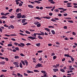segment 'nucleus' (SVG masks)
Returning a JSON list of instances; mask_svg holds the SVG:
<instances>
[{
	"mask_svg": "<svg viewBox=\"0 0 77 77\" xmlns=\"http://www.w3.org/2000/svg\"><path fill=\"white\" fill-rule=\"evenodd\" d=\"M13 68H15V67L13 66L10 67V69H11V70H12V69H13Z\"/></svg>",
	"mask_w": 77,
	"mask_h": 77,
	"instance_id": "nucleus-46",
	"label": "nucleus"
},
{
	"mask_svg": "<svg viewBox=\"0 0 77 77\" xmlns=\"http://www.w3.org/2000/svg\"><path fill=\"white\" fill-rule=\"evenodd\" d=\"M72 34L73 35H76V33H75L74 32H72Z\"/></svg>",
	"mask_w": 77,
	"mask_h": 77,
	"instance_id": "nucleus-44",
	"label": "nucleus"
},
{
	"mask_svg": "<svg viewBox=\"0 0 77 77\" xmlns=\"http://www.w3.org/2000/svg\"><path fill=\"white\" fill-rule=\"evenodd\" d=\"M25 32L26 33H27V34H29V35H30V32H29L27 30H26L25 31Z\"/></svg>",
	"mask_w": 77,
	"mask_h": 77,
	"instance_id": "nucleus-25",
	"label": "nucleus"
},
{
	"mask_svg": "<svg viewBox=\"0 0 77 77\" xmlns=\"http://www.w3.org/2000/svg\"><path fill=\"white\" fill-rule=\"evenodd\" d=\"M26 45H27V46H28V45H31V44L30 43H28L27 44H26Z\"/></svg>",
	"mask_w": 77,
	"mask_h": 77,
	"instance_id": "nucleus-61",
	"label": "nucleus"
},
{
	"mask_svg": "<svg viewBox=\"0 0 77 77\" xmlns=\"http://www.w3.org/2000/svg\"><path fill=\"white\" fill-rule=\"evenodd\" d=\"M20 56H24V55L23 54L21 53L20 54Z\"/></svg>",
	"mask_w": 77,
	"mask_h": 77,
	"instance_id": "nucleus-63",
	"label": "nucleus"
},
{
	"mask_svg": "<svg viewBox=\"0 0 77 77\" xmlns=\"http://www.w3.org/2000/svg\"><path fill=\"white\" fill-rule=\"evenodd\" d=\"M26 19H23L22 20V23H25L26 22Z\"/></svg>",
	"mask_w": 77,
	"mask_h": 77,
	"instance_id": "nucleus-15",
	"label": "nucleus"
},
{
	"mask_svg": "<svg viewBox=\"0 0 77 77\" xmlns=\"http://www.w3.org/2000/svg\"><path fill=\"white\" fill-rule=\"evenodd\" d=\"M13 64L16 65H18L19 63L17 62H14L13 63Z\"/></svg>",
	"mask_w": 77,
	"mask_h": 77,
	"instance_id": "nucleus-14",
	"label": "nucleus"
},
{
	"mask_svg": "<svg viewBox=\"0 0 77 77\" xmlns=\"http://www.w3.org/2000/svg\"><path fill=\"white\" fill-rule=\"evenodd\" d=\"M71 57V60H72V62L74 61V59L73 58V57Z\"/></svg>",
	"mask_w": 77,
	"mask_h": 77,
	"instance_id": "nucleus-40",
	"label": "nucleus"
},
{
	"mask_svg": "<svg viewBox=\"0 0 77 77\" xmlns=\"http://www.w3.org/2000/svg\"><path fill=\"white\" fill-rule=\"evenodd\" d=\"M35 3H38V4L39 3H41V2H40L39 1H34Z\"/></svg>",
	"mask_w": 77,
	"mask_h": 77,
	"instance_id": "nucleus-26",
	"label": "nucleus"
},
{
	"mask_svg": "<svg viewBox=\"0 0 77 77\" xmlns=\"http://www.w3.org/2000/svg\"><path fill=\"white\" fill-rule=\"evenodd\" d=\"M51 32H52L53 35H54L55 34V32H54V30H52L51 31Z\"/></svg>",
	"mask_w": 77,
	"mask_h": 77,
	"instance_id": "nucleus-30",
	"label": "nucleus"
},
{
	"mask_svg": "<svg viewBox=\"0 0 77 77\" xmlns=\"http://www.w3.org/2000/svg\"><path fill=\"white\" fill-rule=\"evenodd\" d=\"M28 38H29V39H32V40H33V39H36V38L33 37L32 36L28 37Z\"/></svg>",
	"mask_w": 77,
	"mask_h": 77,
	"instance_id": "nucleus-4",
	"label": "nucleus"
},
{
	"mask_svg": "<svg viewBox=\"0 0 77 77\" xmlns=\"http://www.w3.org/2000/svg\"><path fill=\"white\" fill-rule=\"evenodd\" d=\"M15 49L17 51H19L20 50H19V48L18 47L15 48Z\"/></svg>",
	"mask_w": 77,
	"mask_h": 77,
	"instance_id": "nucleus-47",
	"label": "nucleus"
},
{
	"mask_svg": "<svg viewBox=\"0 0 77 77\" xmlns=\"http://www.w3.org/2000/svg\"><path fill=\"white\" fill-rule=\"evenodd\" d=\"M22 63V64L23 65H26V64H25V63H24V61L23 60H21L20 61Z\"/></svg>",
	"mask_w": 77,
	"mask_h": 77,
	"instance_id": "nucleus-11",
	"label": "nucleus"
},
{
	"mask_svg": "<svg viewBox=\"0 0 77 77\" xmlns=\"http://www.w3.org/2000/svg\"><path fill=\"white\" fill-rule=\"evenodd\" d=\"M53 71L54 72H56L57 71H58L59 70H58V69H53Z\"/></svg>",
	"mask_w": 77,
	"mask_h": 77,
	"instance_id": "nucleus-9",
	"label": "nucleus"
},
{
	"mask_svg": "<svg viewBox=\"0 0 77 77\" xmlns=\"http://www.w3.org/2000/svg\"><path fill=\"white\" fill-rule=\"evenodd\" d=\"M37 27H39L41 26V24L40 23H39V24H38L37 25Z\"/></svg>",
	"mask_w": 77,
	"mask_h": 77,
	"instance_id": "nucleus-36",
	"label": "nucleus"
},
{
	"mask_svg": "<svg viewBox=\"0 0 77 77\" xmlns=\"http://www.w3.org/2000/svg\"><path fill=\"white\" fill-rule=\"evenodd\" d=\"M42 17L43 18H46V19H50L51 18V17Z\"/></svg>",
	"mask_w": 77,
	"mask_h": 77,
	"instance_id": "nucleus-10",
	"label": "nucleus"
},
{
	"mask_svg": "<svg viewBox=\"0 0 77 77\" xmlns=\"http://www.w3.org/2000/svg\"><path fill=\"white\" fill-rule=\"evenodd\" d=\"M60 71L61 72H65V71L62 69H60Z\"/></svg>",
	"mask_w": 77,
	"mask_h": 77,
	"instance_id": "nucleus-23",
	"label": "nucleus"
},
{
	"mask_svg": "<svg viewBox=\"0 0 77 77\" xmlns=\"http://www.w3.org/2000/svg\"><path fill=\"white\" fill-rule=\"evenodd\" d=\"M24 62L26 64V66H27L28 65V62H27V60H24Z\"/></svg>",
	"mask_w": 77,
	"mask_h": 77,
	"instance_id": "nucleus-6",
	"label": "nucleus"
},
{
	"mask_svg": "<svg viewBox=\"0 0 77 77\" xmlns=\"http://www.w3.org/2000/svg\"><path fill=\"white\" fill-rule=\"evenodd\" d=\"M48 27L49 28H54V27L53 26H49Z\"/></svg>",
	"mask_w": 77,
	"mask_h": 77,
	"instance_id": "nucleus-54",
	"label": "nucleus"
},
{
	"mask_svg": "<svg viewBox=\"0 0 77 77\" xmlns=\"http://www.w3.org/2000/svg\"><path fill=\"white\" fill-rule=\"evenodd\" d=\"M20 0H15L16 2V4L17 5H18L19 3H20V2H18V1H20Z\"/></svg>",
	"mask_w": 77,
	"mask_h": 77,
	"instance_id": "nucleus-12",
	"label": "nucleus"
},
{
	"mask_svg": "<svg viewBox=\"0 0 77 77\" xmlns=\"http://www.w3.org/2000/svg\"><path fill=\"white\" fill-rule=\"evenodd\" d=\"M35 8L36 9H39L40 8L38 6H36Z\"/></svg>",
	"mask_w": 77,
	"mask_h": 77,
	"instance_id": "nucleus-64",
	"label": "nucleus"
},
{
	"mask_svg": "<svg viewBox=\"0 0 77 77\" xmlns=\"http://www.w3.org/2000/svg\"><path fill=\"white\" fill-rule=\"evenodd\" d=\"M35 45H36V46H37V47H39L40 45H41V44H40V43L36 44Z\"/></svg>",
	"mask_w": 77,
	"mask_h": 77,
	"instance_id": "nucleus-21",
	"label": "nucleus"
},
{
	"mask_svg": "<svg viewBox=\"0 0 77 77\" xmlns=\"http://www.w3.org/2000/svg\"><path fill=\"white\" fill-rule=\"evenodd\" d=\"M19 33L20 35H22V36H24V35L23 34V33Z\"/></svg>",
	"mask_w": 77,
	"mask_h": 77,
	"instance_id": "nucleus-59",
	"label": "nucleus"
},
{
	"mask_svg": "<svg viewBox=\"0 0 77 77\" xmlns=\"http://www.w3.org/2000/svg\"><path fill=\"white\" fill-rule=\"evenodd\" d=\"M8 47H12V44H8Z\"/></svg>",
	"mask_w": 77,
	"mask_h": 77,
	"instance_id": "nucleus-33",
	"label": "nucleus"
},
{
	"mask_svg": "<svg viewBox=\"0 0 77 77\" xmlns=\"http://www.w3.org/2000/svg\"><path fill=\"white\" fill-rule=\"evenodd\" d=\"M20 44L21 45H22V46H25V45H24L23 43H21Z\"/></svg>",
	"mask_w": 77,
	"mask_h": 77,
	"instance_id": "nucleus-62",
	"label": "nucleus"
},
{
	"mask_svg": "<svg viewBox=\"0 0 77 77\" xmlns=\"http://www.w3.org/2000/svg\"><path fill=\"white\" fill-rule=\"evenodd\" d=\"M57 58V57H56V56H54L53 57V59H56Z\"/></svg>",
	"mask_w": 77,
	"mask_h": 77,
	"instance_id": "nucleus-43",
	"label": "nucleus"
},
{
	"mask_svg": "<svg viewBox=\"0 0 77 77\" xmlns=\"http://www.w3.org/2000/svg\"><path fill=\"white\" fill-rule=\"evenodd\" d=\"M15 17V16L14 15H12L10 17V18H11V19H12V18H14Z\"/></svg>",
	"mask_w": 77,
	"mask_h": 77,
	"instance_id": "nucleus-27",
	"label": "nucleus"
},
{
	"mask_svg": "<svg viewBox=\"0 0 77 77\" xmlns=\"http://www.w3.org/2000/svg\"><path fill=\"white\" fill-rule=\"evenodd\" d=\"M51 21H52L56 22V20H55L54 19H52L51 20Z\"/></svg>",
	"mask_w": 77,
	"mask_h": 77,
	"instance_id": "nucleus-41",
	"label": "nucleus"
},
{
	"mask_svg": "<svg viewBox=\"0 0 77 77\" xmlns=\"http://www.w3.org/2000/svg\"><path fill=\"white\" fill-rule=\"evenodd\" d=\"M68 22H69V23H73V21L72 20H69L68 21Z\"/></svg>",
	"mask_w": 77,
	"mask_h": 77,
	"instance_id": "nucleus-52",
	"label": "nucleus"
},
{
	"mask_svg": "<svg viewBox=\"0 0 77 77\" xmlns=\"http://www.w3.org/2000/svg\"><path fill=\"white\" fill-rule=\"evenodd\" d=\"M26 16L24 15H23L22 16V18H26Z\"/></svg>",
	"mask_w": 77,
	"mask_h": 77,
	"instance_id": "nucleus-29",
	"label": "nucleus"
},
{
	"mask_svg": "<svg viewBox=\"0 0 77 77\" xmlns=\"http://www.w3.org/2000/svg\"><path fill=\"white\" fill-rule=\"evenodd\" d=\"M41 72H42V73H43V74H45V73H46L45 71H41Z\"/></svg>",
	"mask_w": 77,
	"mask_h": 77,
	"instance_id": "nucleus-34",
	"label": "nucleus"
},
{
	"mask_svg": "<svg viewBox=\"0 0 77 77\" xmlns=\"http://www.w3.org/2000/svg\"><path fill=\"white\" fill-rule=\"evenodd\" d=\"M64 56L66 57H71V56H69V55L68 54H64Z\"/></svg>",
	"mask_w": 77,
	"mask_h": 77,
	"instance_id": "nucleus-7",
	"label": "nucleus"
},
{
	"mask_svg": "<svg viewBox=\"0 0 77 77\" xmlns=\"http://www.w3.org/2000/svg\"><path fill=\"white\" fill-rule=\"evenodd\" d=\"M27 22H26L24 23H23V26H25V25H26V24H27Z\"/></svg>",
	"mask_w": 77,
	"mask_h": 77,
	"instance_id": "nucleus-48",
	"label": "nucleus"
},
{
	"mask_svg": "<svg viewBox=\"0 0 77 77\" xmlns=\"http://www.w3.org/2000/svg\"><path fill=\"white\" fill-rule=\"evenodd\" d=\"M55 55V54L54 53H51V56H54Z\"/></svg>",
	"mask_w": 77,
	"mask_h": 77,
	"instance_id": "nucleus-37",
	"label": "nucleus"
},
{
	"mask_svg": "<svg viewBox=\"0 0 77 77\" xmlns=\"http://www.w3.org/2000/svg\"><path fill=\"white\" fill-rule=\"evenodd\" d=\"M14 45H18V43L17 42H14Z\"/></svg>",
	"mask_w": 77,
	"mask_h": 77,
	"instance_id": "nucleus-53",
	"label": "nucleus"
},
{
	"mask_svg": "<svg viewBox=\"0 0 77 77\" xmlns=\"http://www.w3.org/2000/svg\"><path fill=\"white\" fill-rule=\"evenodd\" d=\"M43 52V51L41 50V51H37V53H42Z\"/></svg>",
	"mask_w": 77,
	"mask_h": 77,
	"instance_id": "nucleus-39",
	"label": "nucleus"
},
{
	"mask_svg": "<svg viewBox=\"0 0 77 77\" xmlns=\"http://www.w3.org/2000/svg\"><path fill=\"white\" fill-rule=\"evenodd\" d=\"M5 36H7V37H9L10 35H7V34H5Z\"/></svg>",
	"mask_w": 77,
	"mask_h": 77,
	"instance_id": "nucleus-56",
	"label": "nucleus"
},
{
	"mask_svg": "<svg viewBox=\"0 0 77 77\" xmlns=\"http://www.w3.org/2000/svg\"><path fill=\"white\" fill-rule=\"evenodd\" d=\"M44 77H46L47 76V73H45L44 74Z\"/></svg>",
	"mask_w": 77,
	"mask_h": 77,
	"instance_id": "nucleus-57",
	"label": "nucleus"
},
{
	"mask_svg": "<svg viewBox=\"0 0 77 77\" xmlns=\"http://www.w3.org/2000/svg\"><path fill=\"white\" fill-rule=\"evenodd\" d=\"M34 18H35V19H36L37 20H41V18H40V17H34Z\"/></svg>",
	"mask_w": 77,
	"mask_h": 77,
	"instance_id": "nucleus-8",
	"label": "nucleus"
},
{
	"mask_svg": "<svg viewBox=\"0 0 77 77\" xmlns=\"http://www.w3.org/2000/svg\"><path fill=\"white\" fill-rule=\"evenodd\" d=\"M10 36H17V35H16V34H11L10 35Z\"/></svg>",
	"mask_w": 77,
	"mask_h": 77,
	"instance_id": "nucleus-58",
	"label": "nucleus"
},
{
	"mask_svg": "<svg viewBox=\"0 0 77 77\" xmlns=\"http://www.w3.org/2000/svg\"><path fill=\"white\" fill-rule=\"evenodd\" d=\"M48 2H50V3H52V4H54L55 3V2L53 0H48Z\"/></svg>",
	"mask_w": 77,
	"mask_h": 77,
	"instance_id": "nucleus-5",
	"label": "nucleus"
},
{
	"mask_svg": "<svg viewBox=\"0 0 77 77\" xmlns=\"http://www.w3.org/2000/svg\"><path fill=\"white\" fill-rule=\"evenodd\" d=\"M15 59H19L20 58V57L18 56H16L14 57Z\"/></svg>",
	"mask_w": 77,
	"mask_h": 77,
	"instance_id": "nucleus-28",
	"label": "nucleus"
},
{
	"mask_svg": "<svg viewBox=\"0 0 77 77\" xmlns=\"http://www.w3.org/2000/svg\"><path fill=\"white\" fill-rule=\"evenodd\" d=\"M54 9H55V6H54L53 7V8L51 9V11H53V10H54Z\"/></svg>",
	"mask_w": 77,
	"mask_h": 77,
	"instance_id": "nucleus-38",
	"label": "nucleus"
},
{
	"mask_svg": "<svg viewBox=\"0 0 77 77\" xmlns=\"http://www.w3.org/2000/svg\"><path fill=\"white\" fill-rule=\"evenodd\" d=\"M11 40H12V41H16V40L15 39V38H11Z\"/></svg>",
	"mask_w": 77,
	"mask_h": 77,
	"instance_id": "nucleus-55",
	"label": "nucleus"
},
{
	"mask_svg": "<svg viewBox=\"0 0 77 77\" xmlns=\"http://www.w3.org/2000/svg\"><path fill=\"white\" fill-rule=\"evenodd\" d=\"M44 29L45 30H47V32H50V29H48V28H44Z\"/></svg>",
	"mask_w": 77,
	"mask_h": 77,
	"instance_id": "nucleus-17",
	"label": "nucleus"
},
{
	"mask_svg": "<svg viewBox=\"0 0 77 77\" xmlns=\"http://www.w3.org/2000/svg\"><path fill=\"white\" fill-rule=\"evenodd\" d=\"M2 71L3 72H5L7 71V70H2Z\"/></svg>",
	"mask_w": 77,
	"mask_h": 77,
	"instance_id": "nucleus-42",
	"label": "nucleus"
},
{
	"mask_svg": "<svg viewBox=\"0 0 77 77\" xmlns=\"http://www.w3.org/2000/svg\"><path fill=\"white\" fill-rule=\"evenodd\" d=\"M5 61H2L0 62V64L1 65H5Z\"/></svg>",
	"mask_w": 77,
	"mask_h": 77,
	"instance_id": "nucleus-13",
	"label": "nucleus"
},
{
	"mask_svg": "<svg viewBox=\"0 0 77 77\" xmlns=\"http://www.w3.org/2000/svg\"><path fill=\"white\" fill-rule=\"evenodd\" d=\"M32 60H33V62H34V63H36V59H35V58H33Z\"/></svg>",
	"mask_w": 77,
	"mask_h": 77,
	"instance_id": "nucleus-20",
	"label": "nucleus"
},
{
	"mask_svg": "<svg viewBox=\"0 0 77 77\" xmlns=\"http://www.w3.org/2000/svg\"><path fill=\"white\" fill-rule=\"evenodd\" d=\"M63 15H64V16L66 17V16H67L68 15V14L66 13H65V14H64Z\"/></svg>",
	"mask_w": 77,
	"mask_h": 77,
	"instance_id": "nucleus-60",
	"label": "nucleus"
},
{
	"mask_svg": "<svg viewBox=\"0 0 77 77\" xmlns=\"http://www.w3.org/2000/svg\"><path fill=\"white\" fill-rule=\"evenodd\" d=\"M10 27L11 29H14V26L12 25H11Z\"/></svg>",
	"mask_w": 77,
	"mask_h": 77,
	"instance_id": "nucleus-45",
	"label": "nucleus"
},
{
	"mask_svg": "<svg viewBox=\"0 0 77 77\" xmlns=\"http://www.w3.org/2000/svg\"><path fill=\"white\" fill-rule=\"evenodd\" d=\"M20 68H23V64L21 63H20Z\"/></svg>",
	"mask_w": 77,
	"mask_h": 77,
	"instance_id": "nucleus-16",
	"label": "nucleus"
},
{
	"mask_svg": "<svg viewBox=\"0 0 77 77\" xmlns=\"http://www.w3.org/2000/svg\"><path fill=\"white\" fill-rule=\"evenodd\" d=\"M18 46H19V47H23V46H22L21 44H18Z\"/></svg>",
	"mask_w": 77,
	"mask_h": 77,
	"instance_id": "nucleus-50",
	"label": "nucleus"
},
{
	"mask_svg": "<svg viewBox=\"0 0 77 77\" xmlns=\"http://www.w3.org/2000/svg\"><path fill=\"white\" fill-rule=\"evenodd\" d=\"M0 18L2 19V18H8V17H7L5 16H3L1 17Z\"/></svg>",
	"mask_w": 77,
	"mask_h": 77,
	"instance_id": "nucleus-19",
	"label": "nucleus"
},
{
	"mask_svg": "<svg viewBox=\"0 0 77 77\" xmlns=\"http://www.w3.org/2000/svg\"><path fill=\"white\" fill-rule=\"evenodd\" d=\"M54 11H55L56 12H59V10H57V9H56V10H54Z\"/></svg>",
	"mask_w": 77,
	"mask_h": 77,
	"instance_id": "nucleus-49",
	"label": "nucleus"
},
{
	"mask_svg": "<svg viewBox=\"0 0 77 77\" xmlns=\"http://www.w3.org/2000/svg\"><path fill=\"white\" fill-rule=\"evenodd\" d=\"M10 14V13H6L5 14V13H1V15H2L6 16V15H8V14Z\"/></svg>",
	"mask_w": 77,
	"mask_h": 77,
	"instance_id": "nucleus-3",
	"label": "nucleus"
},
{
	"mask_svg": "<svg viewBox=\"0 0 77 77\" xmlns=\"http://www.w3.org/2000/svg\"><path fill=\"white\" fill-rule=\"evenodd\" d=\"M34 71L36 72H39V70H34Z\"/></svg>",
	"mask_w": 77,
	"mask_h": 77,
	"instance_id": "nucleus-35",
	"label": "nucleus"
},
{
	"mask_svg": "<svg viewBox=\"0 0 77 77\" xmlns=\"http://www.w3.org/2000/svg\"><path fill=\"white\" fill-rule=\"evenodd\" d=\"M34 24H35V25H36V24H40V23L39 22L36 21V22H35L34 23Z\"/></svg>",
	"mask_w": 77,
	"mask_h": 77,
	"instance_id": "nucleus-18",
	"label": "nucleus"
},
{
	"mask_svg": "<svg viewBox=\"0 0 77 77\" xmlns=\"http://www.w3.org/2000/svg\"><path fill=\"white\" fill-rule=\"evenodd\" d=\"M4 27H8L9 26L8 25L7 26V25L5 24L4 25Z\"/></svg>",
	"mask_w": 77,
	"mask_h": 77,
	"instance_id": "nucleus-51",
	"label": "nucleus"
},
{
	"mask_svg": "<svg viewBox=\"0 0 77 77\" xmlns=\"http://www.w3.org/2000/svg\"><path fill=\"white\" fill-rule=\"evenodd\" d=\"M39 67H42V64L40 63H38L35 66V68H39Z\"/></svg>",
	"mask_w": 77,
	"mask_h": 77,
	"instance_id": "nucleus-1",
	"label": "nucleus"
},
{
	"mask_svg": "<svg viewBox=\"0 0 77 77\" xmlns=\"http://www.w3.org/2000/svg\"><path fill=\"white\" fill-rule=\"evenodd\" d=\"M28 6L29 7V8H33V6L31 5H28Z\"/></svg>",
	"mask_w": 77,
	"mask_h": 77,
	"instance_id": "nucleus-22",
	"label": "nucleus"
},
{
	"mask_svg": "<svg viewBox=\"0 0 77 77\" xmlns=\"http://www.w3.org/2000/svg\"><path fill=\"white\" fill-rule=\"evenodd\" d=\"M16 13H18V12H19V8H18L16 9Z\"/></svg>",
	"mask_w": 77,
	"mask_h": 77,
	"instance_id": "nucleus-31",
	"label": "nucleus"
},
{
	"mask_svg": "<svg viewBox=\"0 0 77 77\" xmlns=\"http://www.w3.org/2000/svg\"><path fill=\"white\" fill-rule=\"evenodd\" d=\"M38 38L39 39H43V38L41 37V35H39L38 36Z\"/></svg>",
	"mask_w": 77,
	"mask_h": 77,
	"instance_id": "nucleus-24",
	"label": "nucleus"
},
{
	"mask_svg": "<svg viewBox=\"0 0 77 77\" xmlns=\"http://www.w3.org/2000/svg\"><path fill=\"white\" fill-rule=\"evenodd\" d=\"M17 18H21L22 17V15H21V13H19L17 14Z\"/></svg>",
	"mask_w": 77,
	"mask_h": 77,
	"instance_id": "nucleus-2",
	"label": "nucleus"
},
{
	"mask_svg": "<svg viewBox=\"0 0 77 77\" xmlns=\"http://www.w3.org/2000/svg\"><path fill=\"white\" fill-rule=\"evenodd\" d=\"M37 33H34V34L33 35V36H34V37H35V38H36V35H37Z\"/></svg>",
	"mask_w": 77,
	"mask_h": 77,
	"instance_id": "nucleus-32",
	"label": "nucleus"
}]
</instances>
